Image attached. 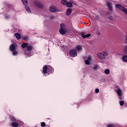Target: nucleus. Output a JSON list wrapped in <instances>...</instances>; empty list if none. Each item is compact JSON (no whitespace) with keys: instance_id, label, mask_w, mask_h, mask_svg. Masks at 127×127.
Wrapping results in <instances>:
<instances>
[{"instance_id":"obj_1","label":"nucleus","mask_w":127,"mask_h":127,"mask_svg":"<svg viewBox=\"0 0 127 127\" xmlns=\"http://www.w3.org/2000/svg\"><path fill=\"white\" fill-rule=\"evenodd\" d=\"M10 50L12 51V54L14 56H16L18 55V52L16 51V44H12L10 45Z\"/></svg>"},{"instance_id":"obj_2","label":"nucleus","mask_w":127,"mask_h":127,"mask_svg":"<svg viewBox=\"0 0 127 127\" xmlns=\"http://www.w3.org/2000/svg\"><path fill=\"white\" fill-rule=\"evenodd\" d=\"M67 30L66 29V28H65V24L64 23H62L60 25V33L61 34H62L63 35H64V34H66V31Z\"/></svg>"},{"instance_id":"obj_3","label":"nucleus","mask_w":127,"mask_h":127,"mask_svg":"<svg viewBox=\"0 0 127 127\" xmlns=\"http://www.w3.org/2000/svg\"><path fill=\"white\" fill-rule=\"evenodd\" d=\"M106 56H107V53L106 52L99 53L97 54V57L100 60H104L106 59Z\"/></svg>"},{"instance_id":"obj_4","label":"nucleus","mask_w":127,"mask_h":127,"mask_svg":"<svg viewBox=\"0 0 127 127\" xmlns=\"http://www.w3.org/2000/svg\"><path fill=\"white\" fill-rule=\"evenodd\" d=\"M22 2H23V4L25 6V9L29 13H30L31 12V10H30V8H29V7L27 6V4H28V1H27V0H21Z\"/></svg>"},{"instance_id":"obj_5","label":"nucleus","mask_w":127,"mask_h":127,"mask_svg":"<svg viewBox=\"0 0 127 127\" xmlns=\"http://www.w3.org/2000/svg\"><path fill=\"white\" fill-rule=\"evenodd\" d=\"M33 50V46L28 45L27 47V50L25 51L24 54L26 55H30L31 52Z\"/></svg>"},{"instance_id":"obj_6","label":"nucleus","mask_w":127,"mask_h":127,"mask_svg":"<svg viewBox=\"0 0 127 127\" xmlns=\"http://www.w3.org/2000/svg\"><path fill=\"white\" fill-rule=\"evenodd\" d=\"M116 7H117V8H119V9H120V10H122V11H124L125 13L127 14V9L125 8V7L122 6V5H121V4H116Z\"/></svg>"},{"instance_id":"obj_7","label":"nucleus","mask_w":127,"mask_h":127,"mask_svg":"<svg viewBox=\"0 0 127 127\" xmlns=\"http://www.w3.org/2000/svg\"><path fill=\"white\" fill-rule=\"evenodd\" d=\"M69 55L70 57H76L77 56V51L75 49H71L69 51Z\"/></svg>"},{"instance_id":"obj_8","label":"nucleus","mask_w":127,"mask_h":127,"mask_svg":"<svg viewBox=\"0 0 127 127\" xmlns=\"http://www.w3.org/2000/svg\"><path fill=\"white\" fill-rule=\"evenodd\" d=\"M107 5L110 10V11H113V6L112 5V3L110 1H107Z\"/></svg>"},{"instance_id":"obj_9","label":"nucleus","mask_w":127,"mask_h":127,"mask_svg":"<svg viewBox=\"0 0 127 127\" xmlns=\"http://www.w3.org/2000/svg\"><path fill=\"white\" fill-rule=\"evenodd\" d=\"M54 72V68L52 67V66L49 65L48 66V73L49 74H53Z\"/></svg>"},{"instance_id":"obj_10","label":"nucleus","mask_w":127,"mask_h":127,"mask_svg":"<svg viewBox=\"0 0 127 127\" xmlns=\"http://www.w3.org/2000/svg\"><path fill=\"white\" fill-rule=\"evenodd\" d=\"M35 4L37 6V7H39V8H42V7H43V5L40 2L35 1Z\"/></svg>"},{"instance_id":"obj_11","label":"nucleus","mask_w":127,"mask_h":127,"mask_svg":"<svg viewBox=\"0 0 127 127\" xmlns=\"http://www.w3.org/2000/svg\"><path fill=\"white\" fill-rule=\"evenodd\" d=\"M49 10L51 12H56V11H58V9H57L55 7H51Z\"/></svg>"},{"instance_id":"obj_12","label":"nucleus","mask_w":127,"mask_h":127,"mask_svg":"<svg viewBox=\"0 0 127 127\" xmlns=\"http://www.w3.org/2000/svg\"><path fill=\"white\" fill-rule=\"evenodd\" d=\"M117 94L119 97H122V96H123V91H122V89L119 88L117 91Z\"/></svg>"},{"instance_id":"obj_13","label":"nucleus","mask_w":127,"mask_h":127,"mask_svg":"<svg viewBox=\"0 0 127 127\" xmlns=\"http://www.w3.org/2000/svg\"><path fill=\"white\" fill-rule=\"evenodd\" d=\"M47 70H48V66H47V65H45L43 67V72L44 74H47Z\"/></svg>"},{"instance_id":"obj_14","label":"nucleus","mask_w":127,"mask_h":127,"mask_svg":"<svg viewBox=\"0 0 127 127\" xmlns=\"http://www.w3.org/2000/svg\"><path fill=\"white\" fill-rule=\"evenodd\" d=\"M71 13H72V9L68 8L66 10V15H67L68 16H69V15H70V14H71Z\"/></svg>"},{"instance_id":"obj_15","label":"nucleus","mask_w":127,"mask_h":127,"mask_svg":"<svg viewBox=\"0 0 127 127\" xmlns=\"http://www.w3.org/2000/svg\"><path fill=\"white\" fill-rule=\"evenodd\" d=\"M19 124L16 122H12L11 124V126L12 127H18Z\"/></svg>"},{"instance_id":"obj_16","label":"nucleus","mask_w":127,"mask_h":127,"mask_svg":"<svg viewBox=\"0 0 127 127\" xmlns=\"http://www.w3.org/2000/svg\"><path fill=\"white\" fill-rule=\"evenodd\" d=\"M14 36L17 38V39L19 40L21 38V36L18 33H16L14 34Z\"/></svg>"},{"instance_id":"obj_17","label":"nucleus","mask_w":127,"mask_h":127,"mask_svg":"<svg viewBox=\"0 0 127 127\" xmlns=\"http://www.w3.org/2000/svg\"><path fill=\"white\" fill-rule=\"evenodd\" d=\"M23 40H25V41H29V37H28V35L24 36L22 37Z\"/></svg>"},{"instance_id":"obj_18","label":"nucleus","mask_w":127,"mask_h":127,"mask_svg":"<svg viewBox=\"0 0 127 127\" xmlns=\"http://www.w3.org/2000/svg\"><path fill=\"white\" fill-rule=\"evenodd\" d=\"M91 34H86V35H82L83 38H89V37H91Z\"/></svg>"},{"instance_id":"obj_19","label":"nucleus","mask_w":127,"mask_h":127,"mask_svg":"<svg viewBox=\"0 0 127 127\" xmlns=\"http://www.w3.org/2000/svg\"><path fill=\"white\" fill-rule=\"evenodd\" d=\"M66 6H67V7H72V6L73 5V4H72V2H66V5H65Z\"/></svg>"},{"instance_id":"obj_20","label":"nucleus","mask_w":127,"mask_h":127,"mask_svg":"<svg viewBox=\"0 0 127 127\" xmlns=\"http://www.w3.org/2000/svg\"><path fill=\"white\" fill-rule=\"evenodd\" d=\"M28 46V44L26 43H24L22 44V47L24 49V48H27V47Z\"/></svg>"},{"instance_id":"obj_21","label":"nucleus","mask_w":127,"mask_h":127,"mask_svg":"<svg viewBox=\"0 0 127 127\" xmlns=\"http://www.w3.org/2000/svg\"><path fill=\"white\" fill-rule=\"evenodd\" d=\"M10 119L11 121H12V123L16 122V119H15L12 116H10Z\"/></svg>"},{"instance_id":"obj_22","label":"nucleus","mask_w":127,"mask_h":127,"mask_svg":"<svg viewBox=\"0 0 127 127\" xmlns=\"http://www.w3.org/2000/svg\"><path fill=\"white\" fill-rule=\"evenodd\" d=\"M61 2L62 4H63V5H66L67 1L66 0H62Z\"/></svg>"},{"instance_id":"obj_23","label":"nucleus","mask_w":127,"mask_h":127,"mask_svg":"<svg viewBox=\"0 0 127 127\" xmlns=\"http://www.w3.org/2000/svg\"><path fill=\"white\" fill-rule=\"evenodd\" d=\"M105 74H106V75H108V74H110V69H106L104 71Z\"/></svg>"},{"instance_id":"obj_24","label":"nucleus","mask_w":127,"mask_h":127,"mask_svg":"<svg viewBox=\"0 0 127 127\" xmlns=\"http://www.w3.org/2000/svg\"><path fill=\"white\" fill-rule=\"evenodd\" d=\"M76 49L78 51L82 50V46L81 45L77 46Z\"/></svg>"},{"instance_id":"obj_25","label":"nucleus","mask_w":127,"mask_h":127,"mask_svg":"<svg viewBox=\"0 0 127 127\" xmlns=\"http://www.w3.org/2000/svg\"><path fill=\"white\" fill-rule=\"evenodd\" d=\"M123 59L124 62H127V56H124L123 57Z\"/></svg>"},{"instance_id":"obj_26","label":"nucleus","mask_w":127,"mask_h":127,"mask_svg":"<svg viewBox=\"0 0 127 127\" xmlns=\"http://www.w3.org/2000/svg\"><path fill=\"white\" fill-rule=\"evenodd\" d=\"M41 126L42 127H46V124L45 123V122H42V123H41Z\"/></svg>"},{"instance_id":"obj_27","label":"nucleus","mask_w":127,"mask_h":127,"mask_svg":"<svg viewBox=\"0 0 127 127\" xmlns=\"http://www.w3.org/2000/svg\"><path fill=\"white\" fill-rule=\"evenodd\" d=\"M5 18H6L7 19H8V18H10V15H9L8 14H5Z\"/></svg>"},{"instance_id":"obj_28","label":"nucleus","mask_w":127,"mask_h":127,"mask_svg":"<svg viewBox=\"0 0 127 127\" xmlns=\"http://www.w3.org/2000/svg\"><path fill=\"white\" fill-rule=\"evenodd\" d=\"M100 82H102L103 83H105L106 82V79L105 78H101L100 79Z\"/></svg>"},{"instance_id":"obj_29","label":"nucleus","mask_w":127,"mask_h":127,"mask_svg":"<svg viewBox=\"0 0 127 127\" xmlns=\"http://www.w3.org/2000/svg\"><path fill=\"white\" fill-rule=\"evenodd\" d=\"M87 34V33L86 32H82L81 33V37H82V35H86Z\"/></svg>"},{"instance_id":"obj_30","label":"nucleus","mask_w":127,"mask_h":127,"mask_svg":"<svg viewBox=\"0 0 127 127\" xmlns=\"http://www.w3.org/2000/svg\"><path fill=\"white\" fill-rule=\"evenodd\" d=\"M124 50L126 53H127V46H125L124 48Z\"/></svg>"},{"instance_id":"obj_31","label":"nucleus","mask_w":127,"mask_h":127,"mask_svg":"<svg viewBox=\"0 0 127 127\" xmlns=\"http://www.w3.org/2000/svg\"><path fill=\"white\" fill-rule=\"evenodd\" d=\"M85 64H86V65H89L90 64V61H89L88 60H86L85 61Z\"/></svg>"},{"instance_id":"obj_32","label":"nucleus","mask_w":127,"mask_h":127,"mask_svg":"<svg viewBox=\"0 0 127 127\" xmlns=\"http://www.w3.org/2000/svg\"><path fill=\"white\" fill-rule=\"evenodd\" d=\"M125 102L123 101H120V106H123V105H124Z\"/></svg>"},{"instance_id":"obj_33","label":"nucleus","mask_w":127,"mask_h":127,"mask_svg":"<svg viewBox=\"0 0 127 127\" xmlns=\"http://www.w3.org/2000/svg\"><path fill=\"white\" fill-rule=\"evenodd\" d=\"M94 18H95V19H99V18H100V16L98 15H95L94 16Z\"/></svg>"},{"instance_id":"obj_34","label":"nucleus","mask_w":127,"mask_h":127,"mask_svg":"<svg viewBox=\"0 0 127 127\" xmlns=\"http://www.w3.org/2000/svg\"><path fill=\"white\" fill-rule=\"evenodd\" d=\"M108 19H110V20H113L114 19V18H113V16H110L108 17Z\"/></svg>"},{"instance_id":"obj_35","label":"nucleus","mask_w":127,"mask_h":127,"mask_svg":"<svg viewBox=\"0 0 127 127\" xmlns=\"http://www.w3.org/2000/svg\"><path fill=\"white\" fill-rule=\"evenodd\" d=\"M107 127H115L114 126V125H111V124H108L107 126Z\"/></svg>"},{"instance_id":"obj_36","label":"nucleus","mask_w":127,"mask_h":127,"mask_svg":"<svg viewBox=\"0 0 127 127\" xmlns=\"http://www.w3.org/2000/svg\"><path fill=\"white\" fill-rule=\"evenodd\" d=\"M97 34V35H101V32H100V31L98 30L96 31Z\"/></svg>"},{"instance_id":"obj_37","label":"nucleus","mask_w":127,"mask_h":127,"mask_svg":"<svg viewBox=\"0 0 127 127\" xmlns=\"http://www.w3.org/2000/svg\"><path fill=\"white\" fill-rule=\"evenodd\" d=\"M99 92H100V90H99V89L96 88V89H95V92H96V93H99Z\"/></svg>"},{"instance_id":"obj_38","label":"nucleus","mask_w":127,"mask_h":127,"mask_svg":"<svg viewBox=\"0 0 127 127\" xmlns=\"http://www.w3.org/2000/svg\"><path fill=\"white\" fill-rule=\"evenodd\" d=\"M98 69V65H95L94 66V70H97Z\"/></svg>"},{"instance_id":"obj_39","label":"nucleus","mask_w":127,"mask_h":127,"mask_svg":"<svg viewBox=\"0 0 127 127\" xmlns=\"http://www.w3.org/2000/svg\"><path fill=\"white\" fill-rule=\"evenodd\" d=\"M55 17H54V16H51V19H54Z\"/></svg>"},{"instance_id":"obj_40","label":"nucleus","mask_w":127,"mask_h":127,"mask_svg":"<svg viewBox=\"0 0 127 127\" xmlns=\"http://www.w3.org/2000/svg\"><path fill=\"white\" fill-rule=\"evenodd\" d=\"M119 100H120V101H122V96H119Z\"/></svg>"}]
</instances>
